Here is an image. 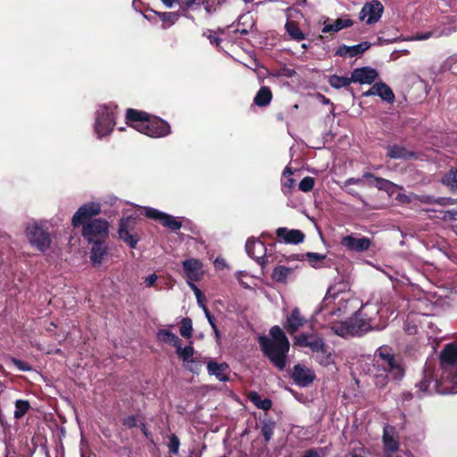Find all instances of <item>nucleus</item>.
<instances>
[{
    "label": "nucleus",
    "instance_id": "obj_1",
    "mask_svg": "<svg viewBox=\"0 0 457 457\" xmlns=\"http://www.w3.org/2000/svg\"><path fill=\"white\" fill-rule=\"evenodd\" d=\"M405 373L402 359L386 346L379 347L375 353L374 379L378 387H384L389 379L401 380Z\"/></svg>",
    "mask_w": 457,
    "mask_h": 457
},
{
    "label": "nucleus",
    "instance_id": "obj_2",
    "mask_svg": "<svg viewBox=\"0 0 457 457\" xmlns=\"http://www.w3.org/2000/svg\"><path fill=\"white\" fill-rule=\"evenodd\" d=\"M270 334L271 338L266 336L259 337L260 346L269 360L279 370H283L287 364V355L289 351V341L283 330L278 326H273Z\"/></svg>",
    "mask_w": 457,
    "mask_h": 457
},
{
    "label": "nucleus",
    "instance_id": "obj_3",
    "mask_svg": "<svg viewBox=\"0 0 457 457\" xmlns=\"http://www.w3.org/2000/svg\"><path fill=\"white\" fill-rule=\"evenodd\" d=\"M127 123L138 132L150 137H162L170 133V125L163 120L150 116L148 113L135 109H128Z\"/></svg>",
    "mask_w": 457,
    "mask_h": 457
},
{
    "label": "nucleus",
    "instance_id": "obj_4",
    "mask_svg": "<svg viewBox=\"0 0 457 457\" xmlns=\"http://www.w3.org/2000/svg\"><path fill=\"white\" fill-rule=\"evenodd\" d=\"M350 283L348 280L340 278L336 280L328 289L325 297L320 303V309L317 312V315L320 314L324 309L328 308L330 304L334 303L336 307L328 310L325 315H334L336 312H340L343 308H345V303L351 298Z\"/></svg>",
    "mask_w": 457,
    "mask_h": 457
},
{
    "label": "nucleus",
    "instance_id": "obj_5",
    "mask_svg": "<svg viewBox=\"0 0 457 457\" xmlns=\"http://www.w3.org/2000/svg\"><path fill=\"white\" fill-rule=\"evenodd\" d=\"M441 371L443 370L441 369ZM441 373L440 378L433 380L431 370L426 367L424 370V378L416 384V386L422 394H431L436 392L440 395L456 394L457 393V381L455 376H450L447 378V374Z\"/></svg>",
    "mask_w": 457,
    "mask_h": 457
},
{
    "label": "nucleus",
    "instance_id": "obj_6",
    "mask_svg": "<svg viewBox=\"0 0 457 457\" xmlns=\"http://www.w3.org/2000/svg\"><path fill=\"white\" fill-rule=\"evenodd\" d=\"M26 235L29 243L40 252L45 253L49 249L52 239L42 224H29L26 228Z\"/></svg>",
    "mask_w": 457,
    "mask_h": 457
},
{
    "label": "nucleus",
    "instance_id": "obj_7",
    "mask_svg": "<svg viewBox=\"0 0 457 457\" xmlns=\"http://www.w3.org/2000/svg\"><path fill=\"white\" fill-rule=\"evenodd\" d=\"M109 234V223L104 219H95L82 226V236L88 243L104 241Z\"/></svg>",
    "mask_w": 457,
    "mask_h": 457
},
{
    "label": "nucleus",
    "instance_id": "obj_8",
    "mask_svg": "<svg viewBox=\"0 0 457 457\" xmlns=\"http://www.w3.org/2000/svg\"><path fill=\"white\" fill-rule=\"evenodd\" d=\"M114 119V107L104 105L97 110L95 131L98 137H103L112 131Z\"/></svg>",
    "mask_w": 457,
    "mask_h": 457
},
{
    "label": "nucleus",
    "instance_id": "obj_9",
    "mask_svg": "<svg viewBox=\"0 0 457 457\" xmlns=\"http://www.w3.org/2000/svg\"><path fill=\"white\" fill-rule=\"evenodd\" d=\"M247 254L254 259L263 270L269 263L273 262V256L268 253L265 245L258 238H249L245 244Z\"/></svg>",
    "mask_w": 457,
    "mask_h": 457
},
{
    "label": "nucleus",
    "instance_id": "obj_10",
    "mask_svg": "<svg viewBox=\"0 0 457 457\" xmlns=\"http://www.w3.org/2000/svg\"><path fill=\"white\" fill-rule=\"evenodd\" d=\"M440 368L443 370L444 374H447V378L450 376L457 378V345L448 344L445 346L440 353ZM445 375H443V378Z\"/></svg>",
    "mask_w": 457,
    "mask_h": 457
},
{
    "label": "nucleus",
    "instance_id": "obj_11",
    "mask_svg": "<svg viewBox=\"0 0 457 457\" xmlns=\"http://www.w3.org/2000/svg\"><path fill=\"white\" fill-rule=\"evenodd\" d=\"M101 206L98 203H87L80 206L72 217L71 223L74 228L84 226L90 219L100 213Z\"/></svg>",
    "mask_w": 457,
    "mask_h": 457
},
{
    "label": "nucleus",
    "instance_id": "obj_12",
    "mask_svg": "<svg viewBox=\"0 0 457 457\" xmlns=\"http://www.w3.org/2000/svg\"><path fill=\"white\" fill-rule=\"evenodd\" d=\"M353 336H361L368 331L380 329L383 327L378 326L374 322V319L368 318L362 312H357L353 317L349 319Z\"/></svg>",
    "mask_w": 457,
    "mask_h": 457
},
{
    "label": "nucleus",
    "instance_id": "obj_13",
    "mask_svg": "<svg viewBox=\"0 0 457 457\" xmlns=\"http://www.w3.org/2000/svg\"><path fill=\"white\" fill-rule=\"evenodd\" d=\"M145 214L146 217L159 220L162 224L171 231H177L182 227V223L178 218L168 213L160 212L152 207H145Z\"/></svg>",
    "mask_w": 457,
    "mask_h": 457
},
{
    "label": "nucleus",
    "instance_id": "obj_14",
    "mask_svg": "<svg viewBox=\"0 0 457 457\" xmlns=\"http://www.w3.org/2000/svg\"><path fill=\"white\" fill-rule=\"evenodd\" d=\"M341 245L348 251L361 253L371 245V239L361 235H347L342 237Z\"/></svg>",
    "mask_w": 457,
    "mask_h": 457
},
{
    "label": "nucleus",
    "instance_id": "obj_15",
    "mask_svg": "<svg viewBox=\"0 0 457 457\" xmlns=\"http://www.w3.org/2000/svg\"><path fill=\"white\" fill-rule=\"evenodd\" d=\"M135 227V219L132 217L122 218L120 221L119 227V237L121 240H123L129 247L136 248L137 242L139 240L138 237L136 234H131L130 232L134 229Z\"/></svg>",
    "mask_w": 457,
    "mask_h": 457
},
{
    "label": "nucleus",
    "instance_id": "obj_16",
    "mask_svg": "<svg viewBox=\"0 0 457 457\" xmlns=\"http://www.w3.org/2000/svg\"><path fill=\"white\" fill-rule=\"evenodd\" d=\"M187 283L198 282L204 275L203 263L198 259L191 258L182 262Z\"/></svg>",
    "mask_w": 457,
    "mask_h": 457
},
{
    "label": "nucleus",
    "instance_id": "obj_17",
    "mask_svg": "<svg viewBox=\"0 0 457 457\" xmlns=\"http://www.w3.org/2000/svg\"><path fill=\"white\" fill-rule=\"evenodd\" d=\"M295 344L301 347H308L314 353H320L326 347L323 339L316 334L303 333L296 336L295 337Z\"/></svg>",
    "mask_w": 457,
    "mask_h": 457
},
{
    "label": "nucleus",
    "instance_id": "obj_18",
    "mask_svg": "<svg viewBox=\"0 0 457 457\" xmlns=\"http://www.w3.org/2000/svg\"><path fill=\"white\" fill-rule=\"evenodd\" d=\"M383 5L380 2L374 0L363 5L360 12V19L368 24L376 23L383 12Z\"/></svg>",
    "mask_w": 457,
    "mask_h": 457
},
{
    "label": "nucleus",
    "instance_id": "obj_19",
    "mask_svg": "<svg viewBox=\"0 0 457 457\" xmlns=\"http://www.w3.org/2000/svg\"><path fill=\"white\" fill-rule=\"evenodd\" d=\"M315 373L312 370L306 366L296 364L292 372V378L296 385L300 386H307L315 379Z\"/></svg>",
    "mask_w": 457,
    "mask_h": 457
},
{
    "label": "nucleus",
    "instance_id": "obj_20",
    "mask_svg": "<svg viewBox=\"0 0 457 457\" xmlns=\"http://www.w3.org/2000/svg\"><path fill=\"white\" fill-rule=\"evenodd\" d=\"M378 76V71L369 66L356 68L352 71V80L353 83L372 84Z\"/></svg>",
    "mask_w": 457,
    "mask_h": 457
},
{
    "label": "nucleus",
    "instance_id": "obj_21",
    "mask_svg": "<svg viewBox=\"0 0 457 457\" xmlns=\"http://www.w3.org/2000/svg\"><path fill=\"white\" fill-rule=\"evenodd\" d=\"M363 96H378L383 101L392 104L395 102V94L393 90L384 82L375 83L368 91L364 92Z\"/></svg>",
    "mask_w": 457,
    "mask_h": 457
},
{
    "label": "nucleus",
    "instance_id": "obj_22",
    "mask_svg": "<svg viewBox=\"0 0 457 457\" xmlns=\"http://www.w3.org/2000/svg\"><path fill=\"white\" fill-rule=\"evenodd\" d=\"M306 319L301 314L298 308L293 309L291 314L287 317L284 325L289 334H295L300 328L306 323Z\"/></svg>",
    "mask_w": 457,
    "mask_h": 457
},
{
    "label": "nucleus",
    "instance_id": "obj_23",
    "mask_svg": "<svg viewBox=\"0 0 457 457\" xmlns=\"http://www.w3.org/2000/svg\"><path fill=\"white\" fill-rule=\"evenodd\" d=\"M276 234L278 237L281 238L287 244H299L304 239V234L298 229L278 228Z\"/></svg>",
    "mask_w": 457,
    "mask_h": 457
},
{
    "label": "nucleus",
    "instance_id": "obj_24",
    "mask_svg": "<svg viewBox=\"0 0 457 457\" xmlns=\"http://www.w3.org/2000/svg\"><path fill=\"white\" fill-rule=\"evenodd\" d=\"M295 269L293 267H287L278 265L274 268L271 273V278L277 283L287 284L295 275Z\"/></svg>",
    "mask_w": 457,
    "mask_h": 457
},
{
    "label": "nucleus",
    "instance_id": "obj_25",
    "mask_svg": "<svg viewBox=\"0 0 457 457\" xmlns=\"http://www.w3.org/2000/svg\"><path fill=\"white\" fill-rule=\"evenodd\" d=\"M90 261L94 265H100L108 253V248L104 241L92 243Z\"/></svg>",
    "mask_w": 457,
    "mask_h": 457
},
{
    "label": "nucleus",
    "instance_id": "obj_26",
    "mask_svg": "<svg viewBox=\"0 0 457 457\" xmlns=\"http://www.w3.org/2000/svg\"><path fill=\"white\" fill-rule=\"evenodd\" d=\"M384 448L386 453L391 454L398 451L399 443L395 436L394 428L386 427L383 435Z\"/></svg>",
    "mask_w": 457,
    "mask_h": 457
},
{
    "label": "nucleus",
    "instance_id": "obj_27",
    "mask_svg": "<svg viewBox=\"0 0 457 457\" xmlns=\"http://www.w3.org/2000/svg\"><path fill=\"white\" fill-rule=\"evenodd\" d=\"M207 370L210 375L215 376L220 381L228 380V365L225 362L217 363L215 361H209L207 363Z\"/></svg>",
    "mask_w": 457,
    "mask_h": 457
},
{
    "label": "nucleus",
    "instance_id": "obj_28",
    "mask_svg": "<svg viewBox=\"0 0 457 457\" xmlns=\"http://www.w3.org/2000/svg\"><path fill=\"white\" fill-rule=\"evenodd\" d=\"M386 150V156L392 159H411L416 156L414 152L398 145H388Z\"/></svg>",
    "mask_w": 457,
    "mask_h": 457
},
{
    "label": "nucleus",
    "instance_id": "obj_29",
    "mask_svg": "<svg viewBox=\"0 0 457 457\" xmlns=\"http://www.w3.org/2000/svg\"><path fill=\"white\" fill-rule=\"evenodd\" d=\"M331 330L340 336V337H353V329H352V327L350 326V320H345V321H343V322H334L332 323L331 325Z\"/></svg>",
    "mask_w": 457,
    "mask_h": 457
},
{
    "label": "nucleus",
    "instance_id": "obj_30",
    "mask_svg": "<svg viewBox=\"0 0 457 457\" xmlns=\"http://www.w3.org/2000/svg\"><path fill=\"white\" fill-rule=\"evenodd\" d=\"M292 170L290 167H286L283 171V177L281 182V190L285 195L291 194L293 188L295 187V180L292 178Z\"/></svg>",
    "mask_w": 457,
    "mask_h": 457
},
{
    "label": "nucleus",
    "instance_id": "obj_31",
    "mask_svg": "<svg viewBox=\"0 0 457 457\" xmlns=\"http://www.w3.org/2000/svg\"><path fill=\"white\" fill-rule=\"evenodd\" d=\"M249 400L259 409L268 411L271 408L272 403L268 398H262L257 392H250L248 394Z\"/></svg>",
    "mask_w": 457,
    "mask_h": 457
},
{
    "label": "nucleus",
    "instance_id": "obj_32",
    "mask_svg": "<svg viewBox=\"0 0 457 457\" xmlns=\"http://www.w3.org/2000/svg\"><path fill=\"white\" fill-rule=\"evenodd\" d=\"M272 98V94L268 87H262L254 97V104L258 106L268 105Z\"/></svg>",
    "mask_w": 457,
    "mask_h": 457
},
{
    "label": "nucleus",
    "instance_id": "obj_33",
    "mask_svg": "<svg viewBox=\"0 0 457 457\" xmlns=\"http://www.w3.org/2000/svg\"><path fill=\"white\" fill-rule=\"evenodd\" d=\"M157 339L161 342L176 346L180 339L177 335L170 331L169 329H161L157 333Z\"/></svg>",
    "mask_w": 457,
    "mask_h": 457
},
{
    "label": "nucleus",
    "instance_id": "obj_34",
    "mask_svg": "<svg viewBox=\"0 0 457 457\" xmlns=\"http://www.w3.org/2000/svg\"><path fill=\"white\" fill-rule=\"evenodd\" d=\"M352 24H353V21L349 19H345V20L337 19L333 24H326L322 29V32H324V33L337 32L344 28H348V27L352 26Z\"/></svg>",
    "mask_w": 457,
    "mask_h": 457
},
{
    "label": "nucleus",
    "instance_id": "obj_35",
    "mask_svg": "<svg viewBox=\"0 0 457 457\" xmlns=\"http://www.w3.org/2000/svg\"><path fill=\"white\" fill-rule=\"evenodd\" d=\"M285 28L292 39L301 41L305 38L304 33L300 29L295 21H287L285 25Z\"/></svg>",
    "mask_w": 457,
    "mask_h": 457
},
{
    "label": "nucleus",
    "instance_id": "obj_36",
    "mask_svg": "<svg viewBox=\"0 0 457 457\" xmlns=\"http://www.w3.org/2000/svg\"><path fill=\"white\" fill-rule=\"evenodd\" d=\"M329 85L337 89L348 87L353 83L352 76L350 78L344 76L332 75L328 79Z\"/></svg>",
    "mask_w": 457,
    "mask_h": 457
},
{
    "label": "nucleus",
    "instance_id": "obj_37",
    "mask_svg": "<svg viewBox=\"0 0 457 457\" xmlns=\"http://www.w3.org/2000/svg\"><path fill=\"white\" fill-rule=\"evenodd\" d=\"M442 183L452 190L457 189V169L446 172L441 179Z\"/></svg>",
    "mask_w": 457,
    "mask_h": 457
},
{
    "label": "nucleus",
    "instance_id": "obj_38",
    "mask_svg": "<svg viewBox=\"0 0 457 457\" xmlns=\"http://www.w3.org/2000/svg\"><path fill=\"white\" fill-rule=\"evenodd\" d=\"M158 16L162 21V29H167L179 20V14L178 12H159Z\"/></svg>",
    "mask_w": 457,
    "mask_h": 457
},
{
    "label": "nucleus",
    "instance_id": "obj_39",
    "mask_svg": "<svg viewBox=\"0 0 457 457\" xmlns=\"http://www.w3.org/2000/svg\"><path fill=\"white\" fill-rule=\"evenodd\" d=\"M177 354L183 361H190L194 355V348L190 345L182 347L180 342L175 346Z\"/></svg>",
    "mask_w": 457,
    "mask_h": 457
},
{
    "label": "nucleus",
    "instance_id": "obj_40",
    "mask_svg": "<svg viewBox=\"0 0 457 457\" xmlns=\"http://www.w3.org/2000/svg\"><path fill=\"white\" fill-rule=\"evenodd\" d=\"M362 178L363 179H371L373 180L374 186L377 187L378 189L387 190L391 187L394 186V184L392 182H390L389 180L376 178L371 173H368V172L364 173Z\"/></svg>",
    "mask_w": 457,
    "mask_h": 457
},
{
    "label": "nucleus",
    "instance_id": "obj_41",
    "mask_svg": "<svg viewBox=\"0 0 457 457\" xmlns=\"http://www.w3.org/2000/svg\"><path fill=\"white\" fill-rule=\"evenodd\" d=\"M30 404L27 400H17L15 402L14 418L20 420L29 410Z\"/></svg>",
    "mask_w": 457,
    "mask_h": 457
},
{
    "label": "nucleus",
    "instance_id": "obj_42",
    "mask_svg": "<svg viewBox=\"0 0 457 457\" xmlns=\"http://www.w3.org/2000/svg\"><path fill=\"white\" fill-rule=\"evenodd\" d=\"M371 44L364 41L355 46H350V57H355L362 54L370 47Z\"/></svg>",
    "mask_w": 457,
    "mask_h": 457
},
{
    "label": "nucleus",
    "instance_id": "obj_43",
    "mask_svg": "<svg viewBox=\"0 0 457 457\" xmlns=\"http://www.w3.org/2000/svg\"><path fill=\"white\" fill-rule=\"evenodd\" d=\"M179 332L180 335L186 338H190L192 337L193 326L190 319L185 318L181 320Z\"/></svg>",
    "mask_w": 457,
    "mask_h": 457
},
{
    "label": "nucleus",
    "instance_id": "obj_44",
    "mask_svg": "<svg viewBox=\"0 0 457 457\" xmlns=\"http://www.w3.org/2000/svg\"><path fill=\"white\" fill-rule=\"evenodd\" d=\"M316 360L322 366H328L332 363L331 353L327 351V347H324L320 353H316Z\"/></svg>",
    "mask_w": 457,
    "mask_h": 457
},
{
    "label": "nucleus",
    "instance_id": "obj_45",
    "mask_svg": "<svg viewBox=\"0 0 457 457\" xmlns=\"http://www.w3.org/2000/svg\"><path fill=\"white\" fill-rule=\"evenodd\" d=\"M315 184V180L312 177H305L299 183V189L303 192H310Z\"/></svg>",
    "mask_w": 457,
    "mask_h": 457
},
{
    "label": "nucleus",
    "instance_id": "obj_46",
    "mask_svg": "<svg viewBox=\"0 0 457 457\" xmlns=\"http://www.w3.org/2000/svg\"><path fill=\"white\" fill-rule=\"evenodd\" d=\"M326 256L316 253H308L307 259L311 265L314 268L319 267V262L325 260Z\"/></svg>",
    "mask_w": 457,
    "mask_h": 457
},
{
    "label": "nucleus",
    "instance_id": "obj_47",
    "mask_svg": "<svg viewBox=\"0 0 457 457\" xmlns=\"http://www.w3.org/2000/svg\"><path fill=\"white\" fill-rule=\"evenodd\" d=\"M179 445H180V442H179V439L177 436L175 435H172L170 437V442H169V449H170V452L173 454H178L179 453Z\"/></svg>",
    "mask_w": 457,
    "mask_h": 457
},
{
    "label": "nucleus",
    "instance_id": "obj_48",
    "mask_svg": "<svg viewBox=\"0 0 457 457\" xmlns=\"http://www.w3.org/2000/svg\"><path fill=\"white\" fill-rule=\"evenodd\" d=\"M202 308L204 312V314H205V317L207 318L212 328L213 329L215 335L217 337H219V335H220V332L217 328V326L215 324V321H214V318L212 316V314L210 313V312L208 311L207 307L205 305H202Z\"/></svg>",
    "mask_w": 457,
    "mask_h": 457
},
{
    "label": "nucleus",
    "instance_id": "obj_49",
    "mask_svg": "<svg viewBox=\"0 0 457 457\" xmlns=\"http://www.w3.org/2000/svg\"><path fill=\"white\" fill-rule=\"evenodd\" d=\"M190 288L193 290L195 295V298L197 300V303L199 304V306L202 307V305H204L203 303V301H204V295H203V293L201 292V290L197 287V286L195 285V282H192L191 284H187Z\"/></svg>",
    "mask_w": 457,
    "mask_h": 457
},
{
    "label": "nucleus",
    "instance_id": "obj_50",
    "mask_svg": "<svg viewBox=\"0 0 457 457\" xmlns=\"http://www.w3.org/2000/svg\"><path fill=\"white\" fill-rule=\"evenodd\" d=\"M406 198V201L410 202L411 201V199H418L420 202L421 203H424V204H435V198H433L432 196L430 195H420V196H417V195H412V196H405Z\"/></svg>",
    "mask_w": 457,
    "mask_h": 457
},
{
    "label": "nucleus",
    "instance_id": "obj_51",
    "mask_svg": "<svg viewBox=\"0 0 457 457\" xmlns=\"http://www.w3.org/2000/svg\"><path fill=\"white\" fill-rule=\"evenodd\" d=\"M262 436L266 442H269L273 436V427L270 424H264L262 428Z\"/></svg>",
    "mask_w": 457,
    "mask_h": 457
},
{
    "label": "nucleus",
    "instance_id": "obj_52",
    "mask_svg": "<svg viewBox=\"0 0 457 457\" xmlns=\"http://www.w3.org/2000/svg\"><path fill=\"white\" fill-rule=\"evenodd\" d=\"M12 362L17 367L18 370L22 371H29L31 370V366L27 362L12 358Z\"/></svg>",
    "mask_w": 457,
    "mask_h": 457
},
{
    "label": "nucleus",
    "instance_id": "obj_53",
    "mask_svg": "<svg viewBox=\"0 0 457 457\" xmlns=\"http://www.w3.org/2000/svg\"><path fill=\"white\" fill-rule=\"evenodd\" d=\"M138 424V419L135 415L129 416L123 420V425L131 428L137 427Z\"/></svg>",
    "mask_w": 457,
    "mask_h": 457
},
{
    "label": "nucleus",
    "instance_id": "obj_54",
    "mask_svg": "<svg viewBox=\"0 0 457 457\" xmlns=\"http://www.w3.org/2000/svg\"><path fill=\"white\" fill-rule=\"evenodd\" d=\"M456 203L455 199L450 198V197H439L435 200V204H437L439 205H452Z\"/></svg>",
    "mask_w": 457,
    "mask_h": 457
},
{
    "label": "nucleus",
    "instance_id": "obj_55",
    "mask_svg": "<svg viewBox=\"0 0 457 457\" xmlns=\"http://www.w3.org/2000/svg\"><path fill=\"white\" fill-rule=\"evenodd\" d=\"M457 216V210L446 211L443 213L442 220L445 221L455 220Z\"/></svg>",
    "mask_w": 457,
    "mask_h": 457
},
{
    "label": "nucleus",
    "instance_id": "obj_56",
    "mask_svg": "<svg viewBox=\"0 0 457 457\" xmlns=\"http://www.w3.org/2000/svg\"><path fill=\"white\" fill-rule=\"evenodd\" d=\"M336 54L338 56H350V46L345 45L339 46Z\"/></svg>",
    "mask_w": 457,
    "mask_h": 457
},
{
    "label": "nucleus",
    "instance_id": "obj_57",
    "mask_svg": "<svg viewBox=\"0 0 457 457\" xmlns=\"http://www.w3.org/2000/svg\"><path fill=\"white\" fill-rule=\"evenodd\" d=\"M204 35L208 37L212 45L218 46L220 44V39L217 37L212 31L204 32Z\"/></svg>",
    "mask_w": 457,
    "mask_h": 457
},
{
    "label": "nucleus",
    "instance_id": "obj_58",
    "mask_svg": "<svg viewBox=\"0 0 457 457\" xmlns=\"http://www.w3.org/2000/svg\"><path fill=\"white\" fill-rule=\"evenodd\" d=\"M363 182V179L361 178H350L345 180V187H348L350 185H361Z\"/></svg>",
    "mask_w": 457,
    "mask_h": 457
},
{
    "label": "nucleus",
    "instance_id": "obj_59",
    "mask_svg": "<svg viewBox=\"0 0 457 457\" xmlns=\"http://www.w3.org/2000/svg\"><path fill=\"white\" fill-rule=\"evenodd\" d=\"M431 36H432L431 32L417 33L415 36H413L412 39H414V40H426V39H428Z\"/></svg>",
    "mask_w": 457,
    "mask_h": 457
},
{
    "label": "nucleus",
    "instance_id": "obj_60",
    "mask_svg": "<svg viewBox=\"0 0 457 457\" xmlns=\"http://www.w3.org/2000/svg\"><path fill=\"white\" fill-rule=\"evenodd\" d=\"M157 280V276L155 274H151L145 278V283L147 287H152Z\"/></svg>",
    "mask_w": 457,
    "mask_h": 457
},
{
    "label": "nucleus",
    "instance_id": "obj_61",
    "mask_svg": "<svg viewBox=\"0 0 457 457\" xmlns=\"http://www.w3.org/2000/svg\"><path fill=\"white\" fill-rule=\"evenodd\" d=\"M80 457H93V454L90 453L87 447L84 446L83 442L80 446Z\"/></svg>",
    "mask_w": 457,
    "mask_h": 457
},
{
    "label": "nucleus",
    "instance_id": "obj_62",
    "mask_svg": "<svg viewBox=\"0 0 457 457\" xmlns=\"http://www.w3.org/2000/svg\"><path fill=\"white\" fill-rule=\"evenodd\" d=\"M187 8H191L195 4H201L203 0H183Z\"/></svg>",
    "mask_w": 457,
    "mask_h": 457
},
{
    "label": "nucleus",
    "instance_id": "obj_63",
    "mask_svg": "<svg viewBox=\"0 0 457 457\" xmlns=\"http://www.w3.org/2000/svg\"><path fill=\"white\" fill-rule=\"evenodd\" d=\"M162 2L167 8H172L176 4H179V0H162Z\"/></svg>",
    "mask_w": 457,
    "mask_h": 457
},
{
    "label": "nucleus",
    "instance_id": "obj_64",
    "mask_svg": "<svg viewBox=\"0 0 457 457\" xmlns=\"http://www.w3.org/2000/svg\"><path fill=\"white\" fill-rule=\"evenodd\" d=\"M303 457H320L319 453L314 451H309Z\"/></svg>",
    "mask_w": 457,
    "mask_h": 457
}]
</instances>
